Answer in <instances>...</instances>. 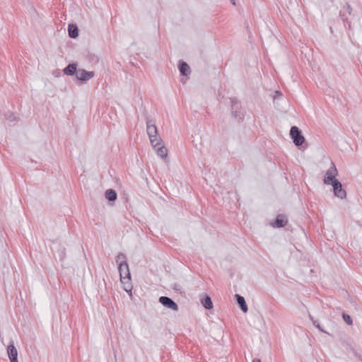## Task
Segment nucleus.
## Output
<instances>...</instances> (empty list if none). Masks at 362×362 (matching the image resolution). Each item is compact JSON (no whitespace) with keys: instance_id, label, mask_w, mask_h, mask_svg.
<instances>
[{"instance_id":"obj_19","label":"nucleus","mask_w":362,"mask_h":362,"mask_svg":"<svg viewBox=\"0 0 362 362\" xmlns=\"http://www.w3.org/2000/svg\"><path fill=\"white\" fill-rule=\"evenodd\" d=\"M342 317L347 325H351L353 324L352 318L349 314L343 313Z\"/></svg>"},{"instance_id":"obj_10","label":"nucleus","mask_w":362,"mask_h":362,"mask_svg":"<svg viewBox=\"0 0 362 362\" xmlns=\"http://www.w3.org/2000/svg\"><path fill=\"white\" fill-rule=\"evenodd\" d=\"M77 66L78 65L76 63L69 64L64 69V74L67 76H74V74L76 75L78 71Z\"/></svg>"},{"instance_id":"obj_27","label":"nucleus","mask_w":362,"mask_h":362,"mask_svg":"<svg viewBox=\"0 0 362 362\" xmlns=\"http://www.w3.org/2000/svg\"><path fill=\"white\" fill-rule=\"evenodd\" d=\"M252 362H262L259 358H254Z\"/></svg>"},{"instance_id":"obj_3","label":"nucleus","mask_w":362,"mask_h":362,"mask_svg":"<svg viewBox=\"0 0 362 362\" xmlns=\"http://www.w3.org/2000/svg\"><path fill=\"white\" fill-rule=\"evenodd\" d=\"M290 136L296 146H300L305 142V137L303 136L301 131L296 126H293L291 128Z\"/></svg>"},{"instance_id":"obj_9","label":"nucleus","mask_w":362,"mask_h":362,"mask_svg":"<svg viewBox=\"0 0 362 362\" xmlns=\"http://www.w3.org/2000/svg\"><path fill=\"white\" fill-rule=\"evenodd\" d=\"M288 223V218L285 215L279 214L274 222L272 223V226L274 228H282L285 226Z\"/></svg>"},{"instance_id":"obj_11","label":"nucleus","mask_w":362,"mask_h":362,"mask_svg":"<svg viewBox=\"0 0 362 362\" xmlns=\"http://www.w3.org/2000/svg\"><path fill=\"white\" fill-rule=\"evenodd\" d=\"M235 298L236 299L237 303L239 305L240 308L243 313H247L248 310V308L245 300V298L239 294H235Z\"/></svg>"},{"instance_id":"obj_4","label":"nucleus","mask_w":362,"mask_h":362,"mask_svg":"<svg viewBox=\"0 0 362 362\" xmlns=\"http://www.w3.org/2000/svg\"><path fill=\"white\" fill-rule=\"evenodd\" d=\"M231 113L234 118L238 121H243L244 115L240 111L241 105L236 98H230Z\"/></svg>"},{"instance_id":"obj_5","label":"nucleus","mask_w":362,"mask_h":362,"mask_svg":"<svg viewBox=\"0 0 362 362\" xmlns=\"http://www.w3.org/2000/svg\"><path fill=\"white\" fill-rule=\"evenodd\" d=\"M331 165V167L327 170L323 180L325 185H329L334 180H338L336 178V176L338 174L337 169L333 162H332Z\"/></svg>"},{"instance_id":"obj_12","label":"nucleus","mask_w":362,"mask_h":362,"mask_svg":"<svg viewBox=\"0 0 362 362\" xmlns=\"http://www.w3.org/2000/svg\"><path fill=\"white\" fill-rule=\"evenodd\" d=\"M178 68L182 76H187L191 72L189 66L184 61L179 62Z\"/></svg>"},{"instance_id":"obj_6","label":"nucleus","mask_w":362,"mask_h":362,"mask_svg":"<svg viewBox=\"0 0 362 362\" xmlns=\"http://www.w3.org/2000/svg\"><path fill=\"white\" fill-rule=\"evenodd\" d=\"M333 187V192L335 197L343 199L346 197V192L343 188L342 184L339 180H334L329 184Z\"/></svg>"},{"instance_id":"obj_23","label":"nucleus","mask_w":362,"mask_h":362,"mask_svg":"<svg viewBox=\"0 0 362 362\" xmlns=\"http://www.w3.org/2000/svg\"><path fill=\"white\" fill-rule=\"evenodd\" d=\"M59 257L61 260H63L65 257V248H63L60 252Z\"/></svg>"},{"instance_id":"obj_8","label":"nucleus","mask_w":362,"mask_h":362,"mask_svg":"<svg viewBox=\"0 0 362 362\" xmlns=\"http://www.w3.org/2000/svg\"><path fill=\"white\" fill-rule=\"evenodd\" d=\"M95 76L94 71H88L83 69H78L76 77L82 82L88 81Z\"/></svg>"},{"instance_id":"obj_17","label":"nucleus","mask_w":362,"mask_h":362,"mask_svg":"<svg viewBox=\"0 0 362 362\" xmlns=\"http://www.w3.org/2000/svg\"><path fill=\"white\" fill-rule=\"evenodd\" d=\"M105 198L110 202H114L117 198V194L114 189H107L105 193Z\"/></svg>"},{"instance_id":"obj_15","label":"nucleus","mask_w":362,"mask_h":362,"mask_svg":"<svg viewBox=\"0 0 362 362\" xmlns=\"http://www.w3.org/2000/svg\"><path fill=\"white\" fill-rule=\"evenodd\" d=\"M69 36L71 38H76L78 36V28L75 24H69L68 27Z\"/></svg>"},{"instance_id":"obj_13","label":"nucleus","mask_w":362,"mask_h":362,"mask_svg":"<svg viewBox=\"0 0 362 362\" xmlns=\"http://www.w3.org/2000/svg\"><path fill=\"white\" fill-rule=\"evenodd\" d=\"M157 155L161 158H166L168 156V150L167 148L162 144V142L159 146H157L156 148H153Z\"/></svg>"},{"instance_id":"obj_22","label":"nucleus","mask_w":362,"mask_h":362,"mask_svg":"<svg viewBox=\"0 0 362 362\" xmlns=\"http://www.w3.org/2000/svg\"><path fill=\"white\" fill-rule=\"evenodd\" d=\"M345 7H346V11L348 12V13H349V14H351V12H352V8H351V6H350V4H348V3H346V4Z\"/></svg>"},{"instance_id":"obj_7","label":"nucleus","mask_w":362,"mask_h":362,"mask_svg":"<svg viewBox=\"0 0 362 362\" xmlns=\"http://www.w3.org/2000/svg\"><path fill=\"white\" fill-rule=\"evenodd\" d=\"M160 303H161L163 306L171 309L174 311L178 310L177 304L170 298L167 296H160L158 299Z\"/></svg>"},{"instance_id":"obj_2","label":"nucleus","mask_w":362,"mask_h":362,"mask_svg":"<svg viewBox=\"0 0 362 362\" xmlns=\"http://www.w3.org/2000/svg\"><path fill=\"white\" fill-rule=\"evenodd\" d=\"M121 282L126 285L124 290L128 293H132V286L129 281H131V274L129 272V265L127 263L120 264L118 267Z\"/></svg>"},{"instance_id":"obj_1","label":"nucleus","mask_w":362,"mask_h":362,"mask_svg":"<svg viewBox=\"0 0 362 362\" xmlns=\"http://www.w3.org/2000/svg\"><path fill=\"white\" fill-rule=\"evenodd\" d=\"M146 131L153 148H156L160 144L162 139L158 136L157 127L151 119H148L146 121Z\"/></svg>"},{"instance_id":"obj_21","label":"nucleus","mask_w":362,"mask_h":362,"mask_svg":"<svg viewBox=\"0 0 362 362\" xmlns=\"http://www.w3.org/2000/svg\"><path fill=\"white\" fill-rule=\"evenodd\" d=\"M5 119L10 122H13L16 119V117L13 113L8 112V113L5 114Z\"/></svg>"},{"instance_id":"obj_14","label":"nucleus","mask_w":362,"mask_h":362,"mask_svg":"<svg viewBox=\"0 0 362 362\" xmlns=\"http://www.w3.org/2000/svg\"><path fill=\"white\" fill-rule=\"evenodd\" d=\"M7 354L8 358L18 356V351L16 346H14L13 341H11V343L7 347Z\"/></svg>"},{"instance_id":"obj_28","label":"nucleus","mask_w":362,"mask_h":362,"mask_svg":"<svg viewBox=\"0 0 362 362\" xmlns=\"http://www.w3.org/2000/svg\"><path fill=\"white\" fill-rule=\"evenodd\" d=\"M231 4L235 6V0H230Z\"/></svg>"},{"instance_id":"obj_20","label":"nucleus","mask_w":362,"mask_h":362,"mask_svg":"<svg viewBox=\"0 0 362 362\" xmlns=\"http://www.w3.org/2000/svg\"><path fill=\"white\" fill-rule=\"evenodd\" d=\"M309 317L315 327H317L320 332L328 334L325 330L322 329V327L320 326L317 320H313V317L311 315H310Z\"/></svg>"},{"instance_id":"obj_25","label":"nucleus","mask_w":362,"mask_h":362,"mask_svg":"<svg viewBox=\"0 0 362 362\" xmlns=\"http://www.w3.org/2000/svg\"><path fill=\"white\" fill-rule=\"evenodd\" d=\"M10 362H18V356L17 357H13L9 358Z\"/></svg>"},{"instance_id":"obj_24","label":"nucleus","mask_w":362,"mask_h":362,"mask_svg":"<svg viewBox=\"0 0 362 362\" xmlns=\"http://www.w3.org/2000/svg\"><path fill=\"white\" fill-rule=\"evenodd\" d=\"M172 288L175 291H180L181 289V286L178 284H175Z\"/></svg>"},{"instance_id":"obj_26","label":"nucleus","mask_w":362,"mask_h":362,"mask_svg":"<svg viewBox=\"0 0 362 362\" xmlns=\"http://www.w3.org/2000/svg\"><path fill=\"white\" fill-rule=\"evenodd\" d=\"M276 93V94H275V95H274V99H276L278 96L281 95V92H279V91H276V93Z\"/></svg>"},{"instance_id":"obj_16","label":"nucleus","mask_w":362,"mask_h":362,"mask_svg":"<svg viewBox=\"0 0 362 362\" xmlns=\"http://www.w3.org/2000/svg\"><path fill=\"white\" fill-rule=\"evenodd\" d=\"M201 303L206 310H211L213 308L211 298L207 295L201 299Z\"/></svg>"},{"instance_id":"obj_18","label":"nucleus","mask_w":362,"mask_h":362,"mask_svg":"<svg viewBox=\"0 0 362 362\" xmlns=\"http://www.w3.org/2000/svg\"><path fill=\"white\" fill-rule=\"evenodd\" d=\"M116 262L118 264V267L120 265V264L127 263L125 255L122 252L119 253L116 257Z\"/></svg>"}]
</instances>
